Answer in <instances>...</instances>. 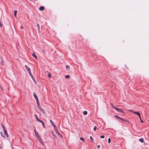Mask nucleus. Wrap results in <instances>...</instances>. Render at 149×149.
Returning a JSON list of instances; mask_svg holds the SVG:
<instances>
[{"mask_svg":"<svg viewBox=\"0 0 149 149\" xmlns=\"http://www.w3.org/2000/svg\"><path fill=\"white\" fill-rule=\"evenodd\" d=\"M34 132L35 134V135L36 137H37V139H38V140L40 142L41 144H42V145H43V142L42 141V139L40 137V136L39 135V134L38 132L36 131V129H35Z\"/></svg>","mask_w":149,"mask_h":149,"instance_id":"1","label":"nucleus"},{"mask_svg":"<svg viewBox=\"0 0 149 149\" xmlns=\"http://www.w3.org/2000/svg\"><path fill=\"white\" fill-rule=\"evenodd\" d=\"M25 68H26V69L27 70L30 76L32 78H33V77L31 73V69L30 68L26 65H25Z\"/></svg>","mask_w":149,"mask_h":149,"instance_id":"2","label":"nucleus"},{"mask_svg":"<svg viewBox=\"0 0 149 149\" xmlns=\"http://www.w3.org/2000/svg\"><path fill=\"white\" fill-rule=\"evenodd\" d=\"M3 132H4V133L5 134V136H4L3 135L2 132H1V136L4 138H5V137H8V135L7 133V132L6 130H5V128L4 127L3 125Z\"/></svg>","mask_w":149,"mask_h":149,"instance_id":"3","label":"nucleus"},{"mask_svg":"<svg viewBox=\"0 0 149 149\" xmlns=\"http://www.w3.org/2000/svg\"><path fill=\"white\" fill-rule=\"evenodd\" d=\"M34 116H35V118H36L37 120L39 122H41L42 123V126L43 127L45 128L44 123V122L40 120L38 118V116H37V115L36 114H35Z\"/></svg>","mask_w":149,"mask_h":149,"instance_id":"4","label":"nucleus"},{"mask_svg":"<svg viewBox=\"0 0 149 149\" xmlns=\"http://www.w3.org/2000/svg\"><path fill=\"white\" fill-rule=\"evenodd\" d=\"M129 111H130L131 112H132L134 114H136L138 116L139 118H140L141 115H140V114L138 112H135V111H134L132 110H129Z\"/></svg>","mask_w":149,"mask_h":149,"instance_id":"5","label":"nucleus"},{"mask_svg":"<svg viewBox=\"0 0 149 149\" xmlns=\"http://www.w3.org/2000/svg\"><path fill=\"white\" fill-rule=\"evenodd\" d=\"M114 109L122 113H125V112H124V111L122 109H119V108H116H116H114Z\"/></svg>","mask_w":149,"mask_h":149,"instance_id":"6","label":"nucleus"},{"mask_svg":"<svg viewBox=\"0 0 149 149\" xmlns=\"http://www.w3.org/2000/svg\"><path fill=\"white\" fill-rule=\"evenodd\" d=\"M54 128V129L55 130V132H56V133L60 136V137H62V136L59 133V132L58 131V130H57V127H56Z\"/></svg>","mask_w":149,"mask_h":149,"instance_id":"7","label":"nucleus"},{"mask_svg":"<svg viewBox=\"0 0 149 149\" xmlns=\"http://www.w3.org/2000/svg\"><path fill=\"white\" fill-rule=\"evenodd\" d=\"M45 9V7L44 6H41L39 8V10L40 11H43Z\"/></svg>","mask_w":149,"mask_h":149,"instance_id":"8","label":"nucleus"},{"mask_svg":"<svg viewBox=\"0 0 149 149\" xmlns=\"http://www.w3.org/2000/svg\"><path fill=\"white\" fill-rule=\"evenodd\" d=\"M50 122L52 125L53 126L54 128L56 127V126H55V125L54 124V123L53 122V121L52 120H50Z\"/></svg>","mask_w":149,"mask_h":149,"instance_id":"9","label":"nucleus"},{"mask_svg":"<svg viewBox=\"0 0 149 149\" xmlns=\"http://www.w3.org/2000/svg\"><path fill=\"white\" fill-rule=\"evenodd\" d=\"M33 95H34V98L36 99V100L38 99L37 96L36 95L35 93H34Z\"/></svg>","mask_w":149,"mask_h":149,"instance_id":"10","label":"nucleus"},{"mask_svg":"<svg viewBox=\"0 0 149 149\" xmlns=\"http://www.w3.org/2000/svg\"><path fill=\"white\" fill-rule=\"evenodd\" d=\"M40 110L42 113H45V112L44 110L42 108H40Z\"/></svg>","mask_w":149,"mask_h":149,"instance_id":"11","label":"nucleus"},{"mask_svg":"<svg viewBox=\"0 0 149 149\" xmlns=\"http://www.w3.org/2000/svg\"><path fill=\"white\" fill-rule=\"evenodd\" d=\"M120 119L122 120L128 122V121L127 120L124 119H123V118H121L120 117Z\"/></svg>","mask_w":149,"mask_h":149,"instance_id":"12","label":"nucleus"},{"mask_svg":"<svg viewBox=\"0 0 149 149\" xmlns=\"http://www.w3.org/2000/svg\"><path fill=\"white\" fill-rule=\"evenodd\" d=\"M83 114L85 115H86L87 114V112L86 111H84L83 112Z\"/></svg>","mask_w":149,"mask_h":149,"instance_id":"13","label":"nucleus"},{"mask_svg":"<svg viewBox=\"0 0 149 149\" xmlns=\"http://www.w3.org/2000/svg\"><path fill=\"white\" fill-rule=\"evenodd\" d=\"M139 141L141 143H143V138H141L139 139Z\"/></svg>","mask_w":149,"mask_h":149,"instance_id":"14","label":"nucleus"},{"mask_svg":"<svg viewBox=\"0 0 149 149\" xmlns=\"http://www.w3.org/2000/svg\"><path fill=\"white\" fill-rule=\"evenodd\" d=\"M17 12V11L16 10H15L14 11V16L15 17H16V13Z\"/></svg>","mask_w":149,"mask_h":149,"instance_id":"15","label":"nucleus"},{"mask_svg":"<svg viewBox=\"0 0 149 149\" xmlns=\"http://www.w3.org/2000/svg\"><path fill=\"white\" fill-rule=\"evenodd\" d=\"M32 56L34 57H35V58H36V59H37V56H36L34 54H32Z\"/></svg>","mask_w":149,"mask_h":149,"instance_id":"16","label":"nucleus"},{"mask_svg":"<svg viewBox=\"0 0 149 149\" xmlns=\"http://www.w3.org/2000/svg\"><path fill=\"white\" fill-rule=\"evenodd\" d=\"M70 77V76L69 75H67L65 76V78H69Z\"/></svg>","mask_w":149,"mask_h":149,"instance_id":"17","label":"nucleus"},{"mask_svg":"<svg viewBox=\"0 0 149 149\" xmlns=\"http://www.w3.org/2000/svg\"><path fill=\"white\" fill-rule=\"evenodd\" d=\"M114 117L115 118H119V119H120V118L119 116H118L117 115H115L114 116Z\"/></svg>","mask_w":149,"mask_h":149,"instance_id":"18","label":"nucleus"},{"mask_svg":"<svg viewBox=\"0 0 149 149\" xmlns=\"http://www.w3.org/2000/svg\"><path fill=\"white\" fill-rule=\"evenodd\" d=\"M66 68L68 70H69L70 69V67L69 65H66Z\"/></svg>","mask_w":149,"mask_h":149,"instance_id":"19","label":"nucleus"},{"mask_svg":"<svg viewBox=\"0 0 149 149\" xmlns=\"http://www.w3.org/2000/svg\"><path fill=\"white\" fill-rule=\"evenodd\" d=\"M0 64H1V65H3V60H1V62Z\"/></svg>","mask_w":149,"mask_h":149,"instance_id":"20","label":"nucleus"},{"mask_svg":"<svg viewBox=\"0 0 149 149\" xmlns=\"http://www.w3.org/2000/svg\"><path fill=\"white\" fill-rule=\"evenodd\" d=\"M80 140H81L83 142H84L85 140L84 138L82 137H81L80 138Z\"/></svg>","mask_w":149,"mask_h":149,"instance_id":"21","label":"nucleus"},{"mask_svg":"<svg viewBox=\"0 0 149 149\" xmlns=\"http://www.w3.org/2000/svg\"><path fill=\"white\" fill-rule=\"evenodd\" d=\"M37 26L38 28V31H39V32H40V31H39V30H40V26H39L38 24H37Z\"/></svg>","mask_w":149,"mask_h":149,"instance_id":"22","label":"nucleus"},{"mask_svg":"<svg viewBox=\"0 0 149 149\" xmlns=\"http://www.w3.org/2000/svg\"><path fill=\"white\" fill-rule=\"evenodd\" d=\"M48 77L49 78L51 77V74L50 73H49L48 74Z\"/></svg>","mask_w":149,"mask_h":149,"instance_id":"23","label":"nucleus"},{"mask_svg":"<svg viewBox=\"0 0 149 149\" xmlns=\"http://www.w3.org/2000/svg\"><path fill=\"white\" fill-rule=\"evenodd\" d=\"M36 101H37V105H39L40 104H39V100H38V99L37 100H36Z\"/></svg>","mask_w":149,"mask_h":149,"instance_id":"24","label":"nucleus"},{"mask_svg":"<svg viewBox=\"0 0 149 149\" xmlns=\"http://www.w3.org/2000/svg\"><path fill=\"white\" fill-rule=\"evenodd\" d=\"M38 108L40 109V108H42L41 107L40 104H39V105H38Z\"/></svg>","mask_w":149,"mask_h":149,"instance_id":"25","label":"nucleus"},{"mask_svg":"<svg viewBox=\"0 0 149 149\" xmlns=\"http://www.w3.org/2000/svg\"><path fill=\"white\" fill-rule=\"evenodd\" d=\"M111 140L110 138H109L108 140V143H110L111 142Z\"/></svg>","mask_w":149,"mask_h":149,"instance_id":"26","label":"nucleus"},{"mask_svg":"<svg viewBox=\"0 0 149 149\" xmlns=\"http://www.w3.org/2000/svg\"><path fill=\"white\" fill-rule=\"evenodd\" d=\"M97 128V127L96 126H94V129H93L95 131L96 130Z\"/></svg>","mask_w":149,"mask_h":149,"instance_id":"27","label":"nucleus"},{"mask_svg":"<svg viewBox=\"0 0 149 149\" xmlns=\"http://www.w3.org/2000/svg\"><path fill=\"white\" fill-rule=\"evenodd\" d=\"M111 106H112V107L113 109H114V108H116L115 106H114L113 105V104H112V103H111Z\"/></svg>","mask_w":149,"mask_h":149,"instance_id":"28","label":"nucleus"},{"mask_svg":"<svg viewBox=\"0 0 149 149\" xmlns=\"http://www.w3.org/2000/svg\"><path fill=\"white\" fill-rule=\"evenodd\" d=\"M100 137L102 139L104 137V135H102L100 136Z\"/></svg>","mask_w":149,"mask_h":149,"instance_id":"29","label":"nucleus"},{"mask_svg":"<svg viewBox=\"0 0 149 149\" xmlns=\"http://www.w3.org/2000/svg\"><path fill=\"white\" fill-rule=\"evenodd\" d=\"M140 119V120H141V122L142 123H143V120H142L141 118V117L140 116V118H139Z\"/></svg>","mask_w":149,"mask_h":149,"instance_id":"30","label":"nucleus"},{"mask_svg":"<svg viewBox=\"0 0 149 149\" xmlns=\"http://www.w3.org/2000/svg\"><path fill=\"white\" fill-rule=\"evenodd\" d=\"M90 138L91 139V140L92 141H93V139L92 138V136H90Z\"/></svg>","mask_w":149,"mask_h":149,"instance_id":"31","label":"nucleus"},{"mask_svg":"<svg viewBox=\"0 0 149 149\" xmlns=\"http://www.w3.org/2000/svg\"><path fill=\"white\" fill-rule=\"evenodd\" d=\"M100 147V145H98L97 146V148H99Z\"/></svg>","mask_w":149,"mask_h":149,"instance_id":"32","label":"nucleus"},{"mask_svg":"<svg viewBox=\"0 0 149 149\" xmlns=\"http://www.w3.org/2000/svg\"><path fill=\"white\" fill-rule=\"evenodd\" d=\"M21 29H23V27L22 26H21V27H20Z\"/></svg>","mask_w":149,"mask_h":149,"instance_id":"33","label":"nucleus"},{"mask_svg":"<svg viewBox=\"0 0 149 149\" xmlns=\"http://www.w3.org/2000/svg\"><path fill=\"white\" fill-rule=\"evenodd\" d=\"M1 86V88L2 89V90H3V88H2L1 86Z\"/></svg>","mask_w":149,"mask_h":149,"instance_id":"34","label":"nucleus"},{"mask_svg":"<svg viewBox=\"0 0 149 149\" xmlns=\"http://www.w3.org/2000/svg\"><path fill=\"white\" fill-rule=\"evenodd\" d=\"M148 121L149 122V120H148Z\"/></svg>","mask_w":149,"mask_h":149,"instance_id":"35","label":"nucleus"}]
</instances>
